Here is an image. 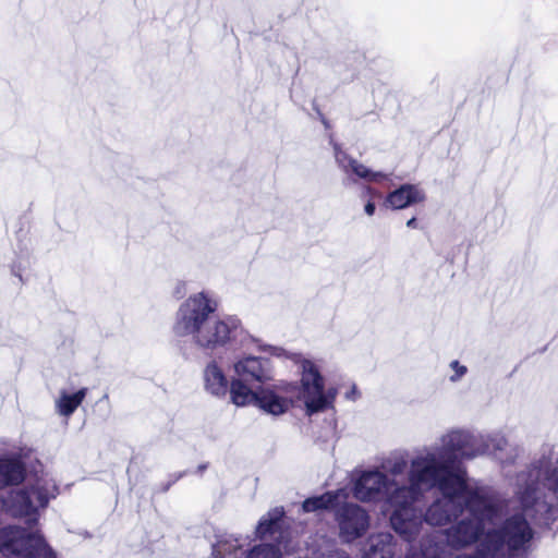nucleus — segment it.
I'll list each match as a JSON object with an SVG mask.
<instances>
[{
    "label": "nucleus",
    "mask_w": 558,
    "mask_h": 558,
    "mask_svg": "<svg viewBox=\"0 0 558 558\" xmlns=\"http://www.w3.org/2000/svg\"><path fill=\"white\" fill-rule=\"evenodd\" d=\"M347 498V494L343 489H339L335 493L328 492L324 495L311 497L304 500L302 508L305 512L317 511L336 508L339 506L341 501Z\"/></svg>",
    "instance_id": "6ab92c4d"
},
{
    "label": "nucleus",
    "mask_w": 558,
    "mask_h": 558,
    "mask_svg": "<svg viewBox=\"0 0 558 558\" xmlns=\"http://www.w3.org/2000/svg\"><path fill=\"white\" fill-rule=\"evenodd\" d=\"M364 210L365 213L368 215V216H373L374 213H375V204L372 203V202H368L365 207H364Z\"/></svg>",
    "instance_id": "cd10ccee"
},
{
    "label": "nucleus",
    "mask_w": 558,
    "mask_h": 558,
    "mask_svg": "<svg viewBox=\"0 0 558 558\" xmlns=\"http://www.w3.org/2000/svg\"><path fill=\"white\" fill-rule=\"evenodd\" d=\"M395 554L393 536L390 533H378L368 537L363 558H393Z\"/></svg>",
    "instance_id": "f3484780"
},
{
    "label": "nucleus",
    "mask_w": 558,
    "mask_h": 558,
    "mask_svg": "<svg viewBox=\"0 0 558 558\" xmlns=\"http://www.w3.org/2000/svg\"><path fill=\"white\" fill-rule=\"evenodd\" d=\"M407 226H408L409 228H413V229H414V228H416V226H417V223H416V219H415L414 217H413V218H411L410 220H408Z\"/></svg>",
    "instance_id": "c756f323"
},
{
    "label": "nucleus",
    "mask_w": 558,
    "mask_h": 558,
    "mask_svg": "<svg viewBox=\"0 0 558 558\" xmlns=\"http://www.w3.org/2000/svg\"><path fill=\"white\" fill-rule=\"evenodd\" d=\"M424 466L423 448L411 458V468L408 472V483H400L389 478L378 469L363 471L355 480L353 486L354 497L363 502L384 501L392 509L390 524L396 533H404L402 514L407 505L412 500L418 483L426 482L430 473Z\"/></svg>",
    "instance_id": "39448f33"
},
{
    "label": "nucleus",
    "mask_w": 558,
    "mask_h": 558,
    "mask_svg": "<svg viewBox=\"0 0 558 558\" xmlns=\"http://www.w3.org/2000/svg\"><path fill=\"white\" fill-rule=\"evenodd\" d=\"M408 465L411 468V460L408 459L405 452L395 451L385 458L380 464L381 472L387 474L389 478H396L402 475Z\"/></svg>",
    "instance_id": "412c9836"
},
{
    "label": "nucleus",
    "mask_w": 558,
    "mask_h": 558,
    "mask_svg": "<svg viewBox=\"0 0 558 558\" xmlns=\"http://www.w3.org/2000/svg\"><path fill=\"white\" fill-rule=\"evenodd\" d=\"M241 331V322L235 316L227 315L217 319L209 316L192 340L198 348L214 351L234 340Z\"/></svg>",
    "instance_id": "9b49d317"
},
{
    "label": "nucleus",
    "mask_w": 558,
    "mask_h": 558,
    "mask_svg": "<svg viewBox=\"0 0 558 558\" xmlns=\"http://www.w3.org/2000/svg\"><path fill=\"white\" fill-rule=\"evenodd\" d=\"M320 558H351L347 553L342 550H335L327 556L323 555Z\"/></svg>",
    "instance_id": "a878e982"
},
{
    "label": "nucleus",
    "mask_w": 558,
    "mask_h": 558,
    "mask_svg": "<svg viewBox=\"0 0 558 558\" xmlns=\"http://www.w3.org/2000/svg\"><path fill=\"white\" fill-rule=\"evenodd\" d=\"M203 380L205 390L216 397L226 396L231 384L217 361H210L205 366Z\"/></svg>",
    "instance_id": "dca6fc26"
},
{
    "label": "nucleus",
    "mask_w": 558,
    "mask_h": 558,
    "mask_svg": "<svg viewBox=\"0 0 558 558\" xmlns=\"http://www.w3.org/2000/svg\"><path fill=\"white\" fill-rule=\"evenodd\" d=\"M333 155L336 163L344 173V179L342 181L344 186H350L359 180L369 183H378L388 179V174L380 171H373L355 158L348 155L338 144L333 145Z\"/></svg>",
    "instance_id": "ddd939ff"
},
{
    "label": "nucleus",
    "mask_w": 558,
    "mask_h": 558,
    "mask_svg": "<svg viewBox=\"0 0 558 558\" xmlns=\"http://www.w3.org/2000/svg\"><path fill=\"white\" fill-rule=\"evenodd\" d=\"M284 515L283 508L276 507L267 512L258 522L256 527V536L259 538L276 537V534L280 532L282 519Z\"/></svg>",
    "instance_id": "a211bd4d"
},
{
    "label": "nucleus",
    "mask_w": 558,
    "mask_h": 558,
    "mask_svg": "<svg viewBox=\"0 0 558 558\" xmlns=\"http://www.w3.org/2000/svg\"><path fill=\"white\" fill-rule=\"evenodd\" d=\"M60 494L51 473L41 471L26 477L25 466L15 453L0 457V513L24 519L34 526L41 511Z\"/></svg>",
    "instance_id": "7ed1b4c3"
},
{
    "label": "nucleus",
    "mask_w": 558,
    "mask_h": 558,
    "mask_svg": "<svg viewBox=\"0 0 558 558\" xmlns=\"http://www.w3.org/2000/svg\"><path fill=\"white\" fill-rule=\"evenodd\" d=\"M514 494L525 517L545 525L558 518V445L541 447L531 466L517 475Z\"/></svg>",
    "instance_id": "20e7f679"
},
{
    "label": "nucleus",
    "mask_w": 558,
    "mask_h": 558,
    "mask_svg": "<svg viewBox=\"0 0 558 558\" xmlns=\"http://www.w3.org/2000/svg\"><path fill=\"white\" fill-rule=\"evenodd\" d=\"M279 549L274 545H258L255 546L247 554L246 558H280Z\"/></svg>",
    "instance_id": "b1692460"
},
{
    "label": "nucleus",
    "mask_w": 558,
    "mask_h": 558,
    "mask_svg": "<svg viewBox=\"0 0 558 558\" xmlns=\"http://www.w3.org/2000/svg\"><path fill=\"white\" fill-rule=\"evenodd\" d=\"M357 396L356 387L352 386L351 390L345 393V398L350 400H355Z\"/></svg>",
    "instance_id": "c85d7f7f"
},
{
    "label": "nucleus",
    "mask_w": 558,
    "mask_h": 558,
    "mask_svg": "<svg viewBox=\"0 0 558 558\" xmlns=\"http://www.w3.org/2000/svg\"><path fill=\"white\" fill-rule=\"evenodd\" d=\"M464 517L446 530L447 545L462 549L478 543L475 556L459 555L456 558H505L522 548L533 536L526 518L514 514L496 530L501 514L498 507L482 488L464 507Z\"/></svg>",
    "instance_id": "f03ea898"
},
{
    "label": "nucleus",
    "mask_w": 558,
    "mask_h": 558,
    "mask_svg": "<svg viewBox=\"0 0 558 558\" xmlns=\"http://www.w3.org/2000/svg\"><path fill=\"white\" fill-rule=\"evenodd\" d=\"M234 404L236 407L254 405L266 414L279 416L287 413L299 396V387L291 383L245 390L235 385Z\"/></svg>",
    "instance_id": "423d86ee"
},
{
    "label": "nucleus",
    "mask_w": 558,
    "mask_h": 558,
    "mask_svg": "<svg viewBox=\"0 0 558 558\" xmlns=\"http://www.w3.org/2000/svg\"><path fill=\"white\" fill-rule=\"evenodd\" d=\"M450 367L454 372V374L452 376H450V380L453 383L458 381L466 373V367L464 365H461L458 361H452L450 363Z\"/></svg>",
    "instance_id": "393cba45"
},
{
    "label": "nucleus",
    "mask_w": 558,
    "mask_h": 558,
    "mask_svg": "<svg viewBox=\"0 0 558 558\" xmlns=\"http://www.w3.org/2000/svg\"><path fill=\"white\" fill-rule=\"evenodd\" d=\"M242 547L239 538L228 536L219 539L213 547L214 558H225L228 555H235Z\"/></svg>",
    "instance_id": "5701e85b"
},
{
    "label": "nucleus",
    "mask_w": 558,
    "mask_h": 558,
    "mask_svg": "<svg viewBox=\"0 0 558 558\" xmlns=\"http://www.w3.org/2000/svg\"><path fill=\"white\" fill-rule=\"evenodd\" d=\"M86 388H82L73 395L62 392L60 398L56 402L59 414L63 416H70L83 402L84 398L86 397Z\"/></svg>",
    "instance_id": "4be33fe9"
},
{
    "label": "nucleus",
    "mask_w": 558,
    "mask_h": 558,
    "mask_svg": "<svg viewBox=\"0 0 558 558\" xmlns=\"http://www.w3.org/2000/svg\"><path fill=\"white\" fill-rule=\"evenodd\" d=\"M235 378L230 384V397L234 404L235 385L239 384L245 390H256L265 386L274 377L272 365L268 359L257 356H244L233 364Z\"/></svg>",
    "instance_id": "9d476101"
},
{
    "label": "nucleus",
    "mask_w": 558,
    "mask_h": 558,
    "mask_svg": "<svg viewBox=\"0 0 558 558\" xmlns=\"http://www.w3.org/2000/svg\"><path fill=\"white\" fill-rule=\"evenodd\" d=\"M483 451L481 444L462 432H447L438 442L423 447L424 466L430 473L418 483L412 500L402 514L404 533H398L411 543L423 530V522L442 526L464 514V507L477 487L472 486L461 464Z\"/></svg>",
    "instance_id": "f257e3e1"
},
{
    "label": "nucleus",
    "mask_w": 558,
    "mask_h": 558,
    "mask_svg": "<svg viewBox=\"0 0 558 558\" xmlns=\"http://www.w3.org/2000/svg\"><path fill=\"white\" fill-rule=\"evenodd\" d=\"M301 367V388L296 400H302L307 415L324 412L333 407L337 397V389L333 387L325 388L324 378L317 365L307 359H300Z\"/></svg>",
    "instance_id": "6e6552de"
},
{
    "label": "nucleus",
    "mask_w": 558,
    "mask_h": 558,
    "mask_svg": "<svg viewBox=\"0 0 558 558\" xmlns=\"http://www.w3.org/2000/svg\"><path fill=\"white\" fill-rule=\"evenodd\" d=\"M0 553L7 558H57L39 530L15 524L0 529Z\"/></svg>",
    "instance_id": "0eeeda50"
},
{
    "label": "nucleus",
    "mask_w": 558,
    "mask_h": 558,
    "mask_svg": "<svg viewBox=\"0 0 558 558\" xmlns=\"http://www.w3.org/2000/svg\"><path fill=\"white\" fill-rule=\"evenodd\" d=\"M335 518L339 537L344 543L362 537L369 527L371 518L367 511L356 504L341 501L335 510Z\"/></svg>",
    "instance_id": "f8f14e48"
},
{
    "label": "nucleus",
    "mask_w": 558,
    "mask_h": 558,
    "mask_svg": "<svg viewBox=\"0 0 558 558\" xmlns=\"http://www.w3.org/2000/svg\"><path fill=\"white\" fill-rule=\"evenodd\" d=\"M450 432H462L469 434L473 440L481 444L483 451L478 452L475 457L493 453L502 464L512 463L519 456V449L508 442V440L500 434L494 435H478L475 436L465 429H451Z\"/></svg>",
    "instance_id": "4468645a"
},
{
    "label": "nucleus",
    "mask_w": 558,
    "mask_h": 558,
    "mask_svg": "<svg viewBox=\"0 0 558 558\" xmlns=\"http://www.w3.org/2000/svg\"><path fill=\"white\" fill-rule=\"evenodd\" d=\"M218 308L217 301L205 292L191 294L175 312L172 332L177 338L192 339Z\"/></svg>",
    "instance_id": "1a4fd4ad"
},
{
    "label": "nucleus",
    "mask_w": 558,
    "mask_h": 558,
    "mask_svg": "<svg viewBox=\"0 0 558 558\" xmlns=\"http://www.w3.org/2000/svg\"><path fill=\"white\" fill-rule=\"evenodd\" d=\"M424 199L425 193L417 185L403 184L387 195L385 205L391 209H403Z\"/></svg>",
    "instance_id": "2eb2a0df"
},
{
    "label": "nucleus",
    "mask_w": 558,
    "mask_h": 558,
    "mask_svg": "<svg viewBox=\"0 0 558 558\" xmlns=\"http://www.w3.org/2000/svg\"><path fill=\"white\" fill-rule=\"evenodd\" d=\"M436 534L426 535L420 544L418 551H413L407 558H446L447 548L442 543L436 541Z\"/></svg>",
    "instance_id": "aec40b11"
},
{
    "label": "nucleus",
    "mask_w": 558,
    "mask_h": 558,
    "mask_svg": "<svg viewBox=\"0 0 558 558\" xmlns=\"http://www.w3.org/2000/svg\"><path fill=\"white\" fill-rule=\"evenodd\" d=\"M268 350H269L270 354L275 355V356H283L286 354L284 350L281 348L268 347Z\"/></svg>",
    "instance_id": "bb28decb"
}]
</instances>
